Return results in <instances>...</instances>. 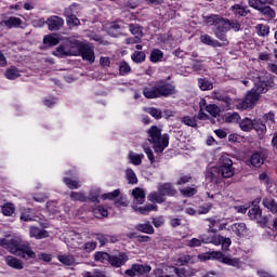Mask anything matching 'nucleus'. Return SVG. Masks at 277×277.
Here are the masks:
<instances>
[{
  "label": "nucleus",
  "instance_id": "1",
  "mask_svg": "<svg viewBox=\"0 0 277 277\" xmlns=\"http://www.w3.org/2000/svg\"><path fill=\"white\" fill-rule=\"evenodd\" d=\"M77 38H79L77 35L68 37L65 44L58 45L55 49L53 55H55V57H77L81 55L82 60L94 64V48L88 43H83Z\"/></svg>",
  "mask_w": 277,
  "mask_h": 277
},
{
  "label": "nucleus",
  "instance_id": "2",
  "mask_svg": "<svg viewBox=\"0 0 277 277\" xmlns=\"http://www.w3.org/2000/svg\"><path fill=\"white\" fill-rule=\"evenodd\" d=\"M1 246L2 248H6L11 254L21 256L24 261L37 259V256L38 260L43 261V263H51V261H53V255L51 253L39 252L36 254V251L31 249V245H29V242H23L18 238L2 239Z\"/></svg>",
  "mask_w": 277,
  "mask_h": 277
},
{
  "label": "nucleus",
  "instance_id": "3",
  "mask_svg": "<svg viewBox=\"0 0 277 277\" xmlns=\"http://www.w3.org/2000/svg\"><path fill=\"white\" fill-rule=\"evenodd\" d=\"M254 88L247 93L243 101L238 102L237 109L240 111H246V109H252L259 101L261 94H265L269 88H272V80H268L266 77H258L256 80H253Z\"/></svg>",
  "mask_w": 277,
  "mask_h": 277
},
{
  "label": "nucleus",
  "instance_id": "4",
  "mask_svg": "<svg viewBox=\"0 0 277 277\" xmlns=\"http://www.w3.org/2000/svg\"><path fill=\"white\" fill-rule=\"evenodd\" d=\"M148 142L153 144L155 153L161 154L170 144V135L161 134V129L157 126H151L147 132Z\"/></svg>",
  "mask_w": 277,
  "mask_h": 277
},
{
  "label": "nucleus",
  "instance_id": "5",
  "mask_svg": "<svg viewBox=\"0 0 277 277\" xmlns=\"http://www.w3.org/2000/svg\"><path fill=\"white\" fill-rule=\"evenodd\" d=\"M219 170L221 171V176L223 179H230L235 176V167H233V160L226 156H222Z\"/></svg>",
  "mask_w": 277,
  "mask_h": 277
},
{
  "label": "nucleus",
  "instance_id": "6",
  "mask_svg": "<svg viewBox=\"0 0 277 277\" xmlns=\"http://www.w3.org/2000/svg\"><path fill=\"white\" fill-rule=\"evenodd\" d=\"M77 5L72 4L64 11L68 27H79V25H81V21L77 17V15H75Z\"/></svg>",
  "mask_w": 277,
  "mask_h": 277
},
{
  "label": "nucleus",
  "instance_id": "7",
  "mask_svg": "<svg viewBox=\"0 0 277 277\" xmlns=\"http://www.w3.org/2000/svg\"><path fill=\"white\" fill-rule=\"evenodd\" d=\"M65 242L68 248H71L72 250H81V246L83 245L81 242V234L77 232H69L65 238Z\"/></svg>",
  "mask_w": 277,
  "mask_h": 277
},
{
  "label": "nucleus",
  "instance_id": "8",
  "mask_svg": "<svg viewBox=\"0 0 277 277\" xmlns=\"http://www.w3.org/2000/svg\"><path fill=\"white\" fill-rule=\"evenodd\" d=\"M156 83L158 85L159 98H161V96H172V94H176V87L173 84L163 82V80L156 81Z\"/></svg>",
  "mask_w": 277,
  "mask_h": 277
},
{
  "label": "nucleus",
  "instance_id": "9",
  "mask_svg": "<svg viewBox=\"0 0 277 277\" xmlns=\"http://www.w3.org/2000/svg\"><path fill=\"white\" fill-rule=\"evenodd\" d=\"M150 269L148 265L133 264L131 268L126 271V276H144V274H148Z\"/></svg>",
  "mask_w": 277,
  "mask_h": 277
},
{
  "label": "nucleus",
  "instance_id": "10",
  "mask_svg": "<svg viewBox=\"0 0 277 277\" xmlns=\"http://www.w3.org/2000/svg\"><path fill=\"white\" fill-rule=\"evenodd\" d=\"M143 95L145 98H159V89L157 81L150 82L143 89Z\"/></svg>",
  "mask_w": 277,
  "mask_h": 277
},
{
  "label": "nucleus",
  "instance_id": "11",
  "mask_svg": "<svg viewBox=\"0 0 277 277\" xmlns=\"http://www.w3.org/2000/svg\"><path fill=\"white\" fill-rule=\"evenodd\" d=\"M127 261H129V255H127L124 252H120L117 255H110L108 263L113 267H122Z\"/></svg>",
  "mask_w": 277,
  "mask_h": 277
},
{
  "label": "nucleus",
  "instance_id": "12",
  "mask_svg": "<svg viewBox=\"0 0 277 277\" xmlns=\"http://www.w3.org/2000/svg\"><path fill=\"white\" fill-rule=\"evenodd\" d=\"M206 179L211 183H221L222 181V173L220 171V167H211L206 172Z\"/></svg>",
  "mask_w": 277,
  "mask_h": 277
},
{
  "label": "nucleus",
  "instance_id": "13",
  "mask_svg": "<svg viewBox=\"0 0 277 277\" xmlns=\"http://www.w3.org/2000/svg\"><path fill=\"white\" fill-rule=\"evenodd\" d=\"M199 107L201 109H206L208 111V114H210V116H212L213 118H217V116H220V108L217 107V105L215 104H207V100L201 98L199 101Z\"/></svg>",
  "mask_w": 277,
  "mask_h": 277
},
{
  "label": "nucleus",
  "instance_id": "14",
  "mask_svg": "<svg viewBox=\"0 0 277 277\" xmlns=\"http://www.w3.org/2000/svg\"><path fill=\"white\" fill-rule=\"evenodd\" d=\"M267 155L264 151H255L250 157V163L253 168H261L263 163H265Z\"/></svg>",
  "mask_w": 277,
  "mask_h": 277
},
{
  "label": "nucleus",
  "instance_id": "15",
  "mask_svg": "<svg viewBox=\"0 0 277 277\" xmlns=\"http://www.w3.org/2000/svg\"><path fill=\"white\" fill-rule=\"evenodd\" d=\"M50 31H57L64 27V19L60 16H51L47 21Z\"/></svg>",
  "mask_w": 277,
  "mask_h": 277
},
{
  "label": "nucleus",
  "instance_id": "16",
  "mask_svg": "<svg viewBox=\"0 0 277 277\" xmlns=\"http://www.w3.org/2000/svg\"><path fill=\"white\" fill-rule=\"evenodd\" d=\"M157 189L163 195L164 198L166 196H176L179 193L170 183L159 184Z\"/></svg>",
  "mask_w": 277,
  "mask_h": 277
},
{
  "label": "nucleus",
  "instance_id": "17",
  "mask_svg": "<svg viewBox=\"0 0 277 277\" xmlns=\"http://www.w3.org/2000/svg\"><path fill=\"white\" fill-rule=\"evenodd\" d=\"M5 263L6 265H9V267H12L13 269H24L25 268V262H23L22 260L9 255L5 258Z\"/></svg>",
  "mask_w": 277,
  "mask_h": 277
},
{
  "label": "nucleus",
  "instance_id": "18",
  "mask_svg": "<svg viewBox=\"0 0 277 277\" xmlns=\"http://www.w3.org/2000/svg\"><path fill=\"white\" fill-rule=\"evenodd\" d=\"M132 196L136 205H144V202L146 201V190L140 187H136L132 190Z\"/></svg>",
  "mask_w": 277,
  "mask_h": 277
},
{
  "label": "nucleus",
  "instance_id": "19",
  "mask_svg": "<svg viewBox=\"0 0 277 277\" xmlns=\"http://www.w3.org/2000/svg\"><path fill=\"white\" fill-rule=\"evenodd\" d=\"M29 237H34L35 239H47V237H49V232L31 226L29 229Z\"/></svg>",
  "mask_w": 277,
  "mask_h": 277
},
{
  "label": "nucleus",
  "instance_id": "20",
  "mask_svg": "<svg viewBox=\"0 0 277 277\" xmlns=\"http://www.w3.org/2000/svg\"><path fill=\"white\" fill-rule=\"evenodd\" d=\"M227 230H233L237 237H243L248 233V228L246 227L245 223H235Z\"/></svg>",
  "mask_w": 277,
  "mask_h": 277
},
{
  "label": "nucleus",
  "instance_id": "21",
  "mask_svg": "<svg viewBox=\"0 0 277 277\" xmlns=\"http://www.w3.org/2000/svg\"><path fill=\"white\" fill-rule=\"evenodd\" d=\"M239 128L245 131L246 133L252 131V129H254V120H252L251 118H243L240 119V121H238Z\"/></svg>",
  "mask_w": 277,
  "mask_h": 277
},
{
  "label": "nucleus",
  "instance_id": "22",
  "mask_svg": "<svg viewBox=\"0 0 277 277\" xmlns=\"http://www.w3.org/2000/svg\"><path fill=\"white\" fill-rule=\"evenodd\" d=\"M128 159H129V163H132V166H142V161H144V154L130 151L128 154Z\"/></svg>",
  "mask_w": 277,
  "mask_h": 277
},
{
  "label": "nucleus",
  "instance_id": "23",
  "mask_svg": "<svg viewBox=\"0 0 277 277\" xmlns=\"http://www.w3.org/2000/svg\"><path fill=\"white\" fill-rule=\"evenodd\" d=\"M205 23L207 25H214L215 27H222L224 23V18H222L220 15H209L205 17Z\"/></svg>",
  "mask_w": 277,
  "mask_h": 277
},
{
  "label": "nucleus",
  "instance_id": "24",
  "mask_svg": "<svg viewBox=\"0 0 277 277\" xmlns=\"http://www.w3.org/2000/svg\"><path fill=\"white\" fill-rule=\"evenodd\" d=\"M222 27L225 31H230V29L234 31H239L241 29V24H239L237 21L223 19Z\"/></svg>",
  "mask_w": 277,
  "mask_h": 277
},
{
  "label": "nucleus",
  "instance_id": "25",
  "mask_svg": "<svg viewBox=\"0 0 277 277\" xmlns=\"http://www.w3.org/2000/svg\"><path fill=\"white\" fill-rule=\"evenodd\" d=\"M248 3L250 8L260 12L264 5H271V3H274V0H248Z\"/></svg>",
  "mask_w": 277,
  "mask_h": 277
},
{
  "label": "nucleus",
  "instance_id": "26",
  "mask_svg": "<svg viewBox=\"0 0 277 277\" xmlns=\"http://www.w3.org/2000/svg\"><path fill=\"white\" fill-rule=\"evenodd\" d=\"M200 42H202V44H207L208 47H222V43H220L217 40L213 39L211 36L209 35H201L199 38Z\"/></svg>",
  "mask_w": 277,
  "mask_h": 277
},
{
  "label": "nucleus",
  "instance_id": "27",
  "mask_svg": "<svg viewBox=\"0 0 277 277\" xmlns=\"http://www.w3.org/2000/svg\"><path fill=\"white\" fill-rule=\"evenodd\" d=\"M147 200H149V202H156L157 205H161L162 202H166V197L159 190L151 192L147 196Z\"/></svg>",
  "mask_w": 277,
  "mask_h": 277
},
{
  "label": "nucleus",
  "instance_id": "28",
  "mask_svg": "<svg viewBox=\"0 0 277 277\" xmlns=\"http://www.w3.org/2000/svg\"><path fill=\"white\" fill-rule=\"evenodd\" d=\"M224 241V237L220 235H213L211 237L202 236L203 243H212L213 246H221Z\"/></svg>",
  "mask_w": 277,
  "mask_h": 277
},
{
  "label": "nucleus",
  "instance_id": "29",
  "mask_svg": "<svg viewBox=\"0 0 277 277\" xmlns=\"http://www.w3.org/2000/svg\"><path fill=\"white\" fill-rule=\"evenodd\" d=\"M129 31L136 38H144V28L137 24H129Z\"/></svg>",
  "mask_w": 277,
  "mask_h": 277
},
{
  "label": "nucleus",
  "instance_id": "30",
  "mask_svg": "<svg viewBox=\"0 0 277 277\" xmlns=\"http://www.w3.org/2000/svg\"><path fill=\"white\" fill-rule=\"evenodd\" d=\"M262 203L271 213H277V202L273 198H265Z\"/></svg>",
  "mask_w": 277,
  "mask_h": 277
},
{
  "label": "nucleus",
  "instance_id": "31",
  "mask_svg": "<svg viewBox=\"0 0 277 277\" xmlns=\"http://www.w3.org/2000/svg\"><path fill=\"white\" fill-rule=\"evenodd\" d=\"M136 213H141V215H148L150 211H157V206L153 203H148L144 207L134 208Z\"/></svg>",
  "mask_w": 277,
  "mask_h": 277
},
{
  "label": "nucleus",
  "instance_id": "32",
  "mask_svg": "<svg viewBox=\"0 0 277 277\" xmlns=\"http://www.w3.org/2000/svg\"><path fill=\"white\" fill-rule=\"evenodd\" d=\"M230 10H232L233 14L236 16H248V13L250 12V11H248V9H246L241 4H234L230 8Z\"/></svg>",
  "mask_w": 277,
  "mask_h": 277
},
{
  "label": "nucleus",
  "instance_id": "33",
  "mask_svg": "<svg viewBox=\"0 0 277 277\" xmlns=\"http://www.w3.org/2000/svg\"><path fill=\"white\" fill-rule=\"evenodd\" d=\"M224 265H230L232 267H241L243 263L238 258H230L228 255H225L223 260Z\"/></svg>",
  "mask_w": 277,
  "mask_h": 277
},
{
  "label": "nucleus",
  "instance_id": "34",
  "mask_svg": "<svg viewBox=\"0 0 277 277\" xmlns=\"http://www.w3.org/2000/svg\"><path fill=\"white\" fill-rule=\"evenodd\" d=\"M126 179L130 185H137V174H135L133 169H126Z\"/></svg>",
  "mask_w": 277,
  "mask_h": 277
},
{
  "label": "nucleus",
  "instance_id": "35",
  "mask_svg": "<svg viewBox=\"0 0 277 277\" xmlns=\"http://www.w3.org/2000/svg\"><path fill=\"white\" fill-rule=\"evenodd\" d=\"M181 122L186 127H192L193 129H196V127H198V120L196 119V117L184 116L181 118Z\"/></svg>",
  "mask_w": 277,
  "mask_h": 277
},
{
  "label": "nucleus",
  "instance_id": "36",
  "mask_svg": "<svg viewBox=\"0 0 277 277\" xmlns=\"http://www.w3.org/2000/svg\"><path fill=\"white\" fill-rule=\"evenodd\" d=\"M135 228L136 230H140V233H146L147 235H153V233H155V228L150 223L137 224Z\"/></svg>",
  "mask_w": 277,
  "mask_h": 277
},
{
  "label": "nucleus",
  "instance_id": "37",
  "mask_svg": "<svg viewBox=\"0 0 277 277\" xmlns=\"http://www.w3.org/2000/svg\"><path fill=\"white\" fill-rule=\"evenodd\" d=\"M226 255H224L222 252L220 251H212V252H208L205 255V259H215V261H219L220 263H224V259Z\"/></svg>",
  "mask_w": 277,
  "mask_h": 277
},
{
  "label": "nucleus",
  "instance_id": "38",
  "mask_svg": "<svg viewBox=\"0 0 277 277\" xmlns=\"http://www.w3.org/2000/svg\"><path fill=\"white\" fill-rule=\"evenodd\" d=\"M4 24L9 27V29H12L14 27H21L23 25V19L18 17H9L6 21H4Z\"/></svg>",
  "mask_w": 277,
  "mask_h": 277
},
{
  "label": "nucleus",
  "instance_id": "39",
  "mask_svg": "<svg viewBox=\"0 0 277 277\" xmlns=\"http://www.w3.org/2000/svg\"><path fill=\"white\" fill-rule=\"evenodd\" d=\"M241 116H239V113H228L225 116V122H229L230 124H239Z\"/></svg>",
  "mask_w": 277,
  "mask_h": 277
},
{
  "label": "nucleus",
  "instance_id": "40",
  "mask_svg": "<svg viewBox=\"0 0 277 277\" xmlns=\"http://www.w3.org/2000/svg\"><path fill=\"white\" fill-rule=\"evenodd\" d=\"M255 31H256L258 36L265 38V36H269V26L264 25V24H258L255 26Z\"/></svg>",
  "mask_w": 277,
  "mask_h": 277
},
{
  "label": "nucleus",
  "instance_id": "41",
  "mask_svg": "<svg viewBox=\"0 0 277 277\" xmlns=\"http://www.w3.org/2000/svg\"><path fill=\"white\" fill-rule=\"evenodd\" d=\"M5 77L10 80L18 79V77H21V70H18L16 67H11L6 69Z\"/></svg>",
  "mask_w": 277,
  "mask_h": 277
},
{
  "label": "nucleus",
  "instance_id": "42",
  "mask_svg": "<svg viewBox=\"0 0 277 277\" xmlns=\"http://www.w3.org/2000/svg\"><path fill=\"white\" fill-rule=\"evenodd\" d=\"M198 85H199L200 90H202L203 92H207V90H213V82H211L205 78H200L198 80Z\"/></svg>",
  "mask_w": 277,
  "mask_h": 277
},
{
  "label": "nucleus",
  "instance_id": "43",
  "mask_svg": "<svg viewBox=\"0 0 277 277\" xmlns=\"http://www.w3.org/2000/svg\"><path fill=\"white\" fill-rule=\"evenodd\" d=\"M44 44H48V47H55L56 44H60V39L55 35H48L43 38Z\"/></svg>",
  "mask_w": 277,
  "mask_h": 277
},
{
  "label": "nucleus",
  "instance_id": "44",
  "mask_svg": "<svg viewBox=\"0 0 277 277\" xmlns=\"http://www.w3.org/2000/svg\"><path fill=\"white\" fill-rule=\"evenodd\" d=\"M222 103L225 104L226 109H235V107L237 109V105H239V103H241V100L235 102L230 97L225 96V97H223Z\"/></svg>",
  "mask_w": 277,
  "mask_h": 277
},
{
  "label": "nucleus",
  "instance_id": "45",
  "mask_svg": "<svg viewBox=\"0 0 277 277\" xmlns=\"http://www.w3.org/2000/svg\"><path fill=\"white\" fill-rule=\"evenodd\" d=\"M161 60H163V52H161L159 49L153 50L150 53V61L154 64H157V62H160Z\"/></svg>",
  "mask_w": 277,
  "mask_h": 277
},
{
  "label": "nucleus",
  "instance_id": "46",
  "mask_svg": "<svg viewBox=\"0 0 277 277\" xmlns=\"http://www.w3.org/2000/svg\"><path fill=\"white\" fill-rule=\"evenodd\" d=\"M182 196H185V198H192V196H196L198 194V188L196 187H185L180 189Z\"/></svg>",
  "mask_w": 277,
  "mask_h": 277
},
{
  "label": "nucleus",
  "instance_id": "47",
  "mask_svg": "<svg viewBox=\"0 0 277 277\" xmlns=\"http://www.w3.org/2000/svg\"><path fill=\"white\" fill-rule=\"evenodd\" d=\"M57 259L60 263H63V265H75V256L72 255H58Z\"/></svg>",
  "mask_w": 277,
  "mask_h": 277
},
{
  "label": "nucleus",
  "instance_id": "48",
  "mask_svg": "<svg viewBox=\"0 0 277 277\" xmlns=\"http://www.w3.org/2000/svg\"><path fill=\"white\" fill-rule=\"evenodd\" d=\"M262 213L263 212L261 211V208L259 206H254L253 208H251L249 210L248 215L251 220H259V217H261Z\"/></svg>",
  "mask_w": 277,
  "mask_h": 277
},
{
  "label": "nucleus",
  "instance_id": "49",
  "mask_svg": "<svg viewBox=\"0 0 277 277\" xmlns=\"http://www.w3.org/2000/svg\"><path fill=\"white\" fill-rule=\"evenodd\" d=\"M96 246H98L96 241H88L81 245L80 250H83V252H94V250H96Z\"/></svg>",
  "mask_w": 277,
  "mask_h": 277
},
{
  "label": "nucleus",
  "instance_id": "50",
  "mask_svg": "<svg viewBox=\"0 0 277 277\" xmlns=\"http://www.w3.org/2000/svg\"><path fill=\"white\" fill-rule=\"evenodd\" d=\"M64 183L69 189H79L81 187V182L75 181L68 177H64Z\"/></svg>",
  "mask_w": 277,
  "mask_h": 277
},
{
  "label": "nucleus",
  "instance_id": "51",
  "mask_svg": "<svg viewBox=\"0 0 277 277\" xmlns=\"http://www.w3.org/2000/svg\"><path fill=\"white\" fill-rule=\"evenodd\" d=\"M16 211L14 203L6 202L2 206V213L3 215L10 216Z\"/></svg>",
  "mask_w": 277,
  "mask_h": 277
},
{
  "label": "nucleus",
  "instance_id": "52",
  "mask_svg": "<svg viewBox=\"0 0 277 277\" xmlns=\"http://www.w3.org/2000/svg\"><path fill=\"white\" fill-rule=\"evenodd\" d=\"M108 35L113 38H117V36H120V25H118L117 23L110 24V26L108 27Z\"/></svg>",
  "mask_w": 277,
  "mask_h": 277
},
{
  "label": "nucleus",
  "instance_id": "53",
  "mask_svg": "<svg viewBox=\"0 0 277 277\" xmlns=\"http://www.w3.org/2000/svg\"><path fill=\"white\" fill-rule=\"evenodd\" d=\"M94 216L101 220L102 217H107L109 215V212L107 209H104L103 207H97L93 210Z\"/></svg>",
  "mask_w": 277,
  "mask_h": 277
},
{
  "label": "nucleus",
  "instance_id": "54",
  "mask_svg": "<svg viewBox=\"0 0 277 277\" xmlns=\"http://www.w3.org/2000/svg\"><path fill=\"white\" fill-rule=\"evenodd\" d=\"M253 129L256 131V133H259V135H263V133L267 131V127L263 122L255 120H253Z\"/></svg>",
  "mask_w": 277,
  "mask_h": 277
},
{
  "label": "nucleus",
  "instance_id": "55",
  "mask_svg": "<svg viewBox=\"0 0 277 277\" xmlns=\"http://www.w3.org/2000/svg\"><path fill=\"white\" fill-rule=\"evenodd\" d=\"M131 60L134 61L135 64H142L146 60V54L144 52H134L131 55Z\"/></svg>",
  "mask_w": 277,
  "mask_h": 277
},
{
  "label": "nucleus",
  "instance_id": "56",
  "mask_svg": "<svg viewBox=\"0 0 277 277\" xmlns=\"http://www.w3.org/2000/svg\"><path fill=\"white\" fill-rule=\"evenodd\" d=\"M261 14H263L264 16H267L268 18H276V12L273 11V9L271 6H262L260 10Z\"/></svg>",
  "mask_w": 277,
  "mask_h": 277
},
{
  "label": "nucleus",
  "instance_id": "57",
  "mask_svg": "<svg viewBox=\"0 0 277 277\" xmlns=\"http://www.w3.org/2000/svg\"><path fill=\"white\" fill-rule=\"evenodd\" d=\"M95 261H100V263H105V261L109 262L110 255L107 252L97 251L94 254Z\"/></svg>",
  "mask_w": 277,
  "mask_h": 277
},
{
  "label": "nucleus",
  "instance_id": "58",
  "mask_svg": "<svg viewBox=\"0 0 277 277\" xmlns=\"http://www.w3.org/2000/svg\"><path fill=\"white\" fill-rule=\"evenodd\" d=\"M70 199L74 200V202H85V194L79 192H71Z\"/></svg>",
  "mask_w": 277,
  "mask_h": 277
},
{
  "label": "nucleus",
  "instance_id": "59",
  "mask_svg": "<svg viewBox=\"0 0 277 277\" xmlns=\"http://www.w3.org/2000/svg\"><path fill=\"white\" fill-rule=\"evenodd\" d=\"M211 209H213L212 203H203L197 210V215H207V213H209V211H211Z\"/></svg>",
  "mask_w": 277,
  "mask_h": 277
},
{
  "label": "nucleus",
  "instance_id": "60",
  "mask_svg": "<svg viewBox=\"0 0 277 277\" xmlns=\"http://www.w3.org/2000/svg\"><path fill=\"white\" fill-rule=\"evenodd\" d=\"M226 31L227 30H224V28L221 26V27H216V29L214 30V34L219 40H221L222 42H227Z\"/></svg>",
  "mask_w": 277,
  "mask_h": 277
},
{
  "label": "nucleus",
  "instance_id": "61",
  "mask_svg": "<svg viewBox=\"0 0 277 277\" xmlns=\"http://www.w3.org/2000/svg\"><path fill=\"white\" fill-rule=\"evenodd\" d=\"M120 196V189H115L111 193H107L102 195L103 200H114V198H118Z\"/></svg>",
  "mask_w": 277,
  "mask_h": 277
},
{
  "label": "nucleus",
  "instance_id": "62",
  "mask_svg": "<svg viewBox=\"0 0 277 277\" xmlns=\"http://www.w3.org/2000/svg\"><path fill=\"white\" fill-rule=\"evenodd\" d=\"M119 72L120 75H129V72H131V66L124 61L121 62L119 65Z\"/></svg>",
  "mask_w": 277,
  "mask_h": 277
},
{
  "label": "nucleus",
  "instance_id": "63",
  "mask_svg": "<svg viewBox=\"0 0 277 277\" xmlns=\"http://www.w3.org/2000/svg\"><path fill=\"white\" fill-rule=\"evenodd\" d=\"M207 222H209L208 233H217V229H215V224H217V220L207 219Z\"/></svg>",
  "mask_w": 277,
  "mask_h": 277
},
{
  "label": "nucleus",
  "instance_id": "64",
  "mask_svg": "<svg viewBox=\"0 0 277 277\" xmlns=\"http://www.w3.org/2000/svg\"><path fill=\"white\" fill-rule=\"evenodd\" d=\"M96 239L101 246H105L106 243H109V236L107 235L96 234Z\"/></svg>",
  "mask_w": 277,
  "mask_h": 277
}]
</instances>
